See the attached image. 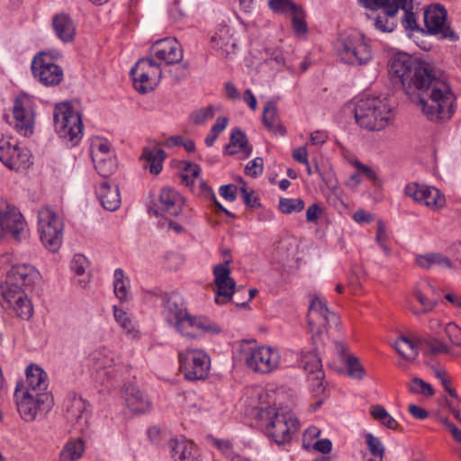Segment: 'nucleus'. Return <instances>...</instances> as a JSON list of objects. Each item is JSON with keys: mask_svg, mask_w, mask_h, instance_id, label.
<instances>
[{"mask_svg": "<svg viewBox=\"0 0 461 461\" xmlns=\"http://www.w3.org/2000/svg\"><path fill=\"white\" fill-rule=\"evenodd\" d=\"M388 74L396 89L407 95L416 91L421 95L419 104L428 120L445 122L455 113L456 96L432 64L398 52L388 60Z\"/></svg>", "mask_w": 461, "mask_h": 461, "instance_id": "nucleus-1", "label": "nucleus"}, {"mask_svg": "<svg viewBox=\"0 0 461 461\" xmlns=\"http://www.w3.org/2000/svg\"><path fill=\"white\" fill-rule=\"evenodd\" d=\"M338 321L337 315L327 307L323 297L315 295L310 303L308 311V325L312 333V350L302 351L298 360L299 366L309 374L321 370V360L318 353L319 345H321L327 335L328 325Z\"/></svg>", "mask_w": 461, "mask_h": 461, "instance_id": "nucleus-2", "label": "nucleus"}, {"mask_svg": "<svg viewBox=\"0 0 461 461\" xmlns=\"http://www.w3.org/2000/svg\"><path fill=\"white\" fill-rule=\"evenodd\" d=\"M354 113L357 123L368 131L384 130L393 119L391 107L378 97L358 100Z\"/></svg>", "mask_w": 461, "mask_h": 461, "instance_id": "nucleus-3", "label": "nucleus"}, {"mask_svg": "<svg viewBox=\"0 0 461 461\" xmlns=\"http://www.w3.org/2000/svg\"><path fill=\"white\" fill-rule=\"evenodd\" d=\"M53 120L55 131L61 139L72 142V145L80 140L83 135L82 118L69 103H60L55 106Z\"/></svg>", "mask_w": 461, "mask_h": 461, "instance_id": "nucleus-4", "label": "nucleus"}, {"mask_svg": "<svg viewBox=\"0 0 461 461\" xmlns=\"http://www.w3.org/2000/svg\"><path fill=\"white\" fill-rule=\"evenodd\" d=\"M337 52L340 60L348 65L362 66L373 59V51L363 35L353 33L337 43Z\"/></svg>", "mask_w": 461, "mask_h": 461, "instance_id": "nucleus-5", "label": "nucleus"}, {"mask_svg": "<svg viewBox=\"0 0 461 461\" xmlns=\"http://www.w3.org/2000/svg\"><path fill=\"white\" fill-rule=\"evenodd\" d=\"M40 238L44 247L51 251L59 250L63 237V222L50 208L40 210L38 215Z\"/></svg>", "mask_w": 461, "mask_h": 461, "instance_id": "nucleus-6", "label": "nucleus"}, {"mask_svg": "<svg viewBox=\"0 0 461 461\" xmlns=\"http://www.w3.org/2000/svg\"><path fill=\"white\" fill-rule=\"evenodd\" d=\"M130 74L134 88L140 94H147L158 86L162 71L160 64L152 58H142L131 68Z\"/></svg>", "mask_w": 461, "mask_h": 461, "instance_id": "nucleus-7", "label": "nucleus"}, {"mask_svg": "<svg viewBox=\"0 0 461 461\" xmlns=\"http://www.w3.org/2000/svg\"><path fill=\"white\" fill-rule=\"evenodd\" d=\"M14 396L16 398L17 410L22 418L26 421L35 419L38 411L48 412L53 405L51 393H29L23 392L19 394V384L16 385Z\"/></svg>", "mask_w": 461, "mask_h": 461, "instance_id": "nucleus-8", "label": "nucleus"}, {"mask_svg": "<svg viewBox=\"0 0 461 461\" xmlns=\"http://www.w3.org/2000/svg\"><path fill=\"white\" fill-rule=\"evenodd\" d=\"M447 11L440 4L429 5L424 11V24L429 35L438 36L442 40L456 41L459 36L447 23Z\"/></svg>", "mask_w": 461, "mask_h": 461, "instance_id": "nucleus-9", "label": "nucleus"}, {"mask_svg": "<svg viewBox=\"0 0 461 461\" xmlns=\"http://www.w3.org/2000/svg\"><path fill=\"white\" fill-rule=\"evenodd\" d=\"M180 368L185 379L189 381L203 380L210 370V357L203 350L191 349L178 353Z\"/></svg>", "mask_w": 461, "mask_h": 461, "instance_id": "nucleus-10", "label": "nucleus"}, {"mask_svg": "<svg viewBox=\"0 0 461 461\" xmlns=\"http://www.w3.org/2000/svg\"><path fill=\"white\" fill-rule=\"evenodd\" d=\"M224 263L216 265L213 267L214 284H215V302L217 304H224L230 301L232 295L237 291L235 280L230 276V270L229 265L232 262V258L229 249L222 252Z\"/></svg>", "mask_w": 461, "mask_h": 461, "instance_id": "nucleus-11", "label": "nucleus"}, {"mask_svg": "<svg viewBox=\"0 0 461 461\" xmlns=\"http://www.w3.org/2000/svg\"><path fill=\"white\" fill-rule=\"evenodd\" d=\"M32 72L35 78L45 86H55L63 80L61 67L53 62L52 56L41 52L32 61Z\"/></svg>", "mask_w": 461, "mask_h": 461, "instance_id": "nucleus-12", "label": "nucleus"}, {"mask_svg": "<svg viewBox=\"0 0 461 461\" xmlns=\"http://www.w3.org/2000/svg\"><path fill=\"white\" fill-rule=\"evenodd\" d=\"M267 415L271 416L266 428V433L268 438L277 445H284L290 442L292 438L291 428L298 429L299 420L296 418H287L280 414L275 408L267 409Z\"/></svg>", "mask_w": 461, "mask_h": 461, "instance_id": "nucleus-13", "label": "nucleus"}, {"mask_svg": "<svg viewBox=\"0 0 461 461\" xmlns=\"http://www.w3.org/2000/svg\"><path fill=\"white\" fill-rule=\"evenodd\" d=\"M279 351L272 347L261 346L251 348L246 355V364L254 372L269 374L280 365Z\"/></svg>", "mask_w": 461, "mask_h": 461, "instance_id": "nucleus-14", "label": "nucleus"}, {"mask_svg": "<svg viewBox=\"0 0 461 461\" xmlns=\"http://www.w3.org/2000/svg\"><path fill=\"white\" fill-rule=\"evenodd\" d=\"M40 272L30 264L13 266L8 271L5 285H0V290L32 289L33 285L40 280Z\"/></svg>", "mask_w": 461, "mask_h": 461, "instance_id": "nucleus-15", "label": "nucleus"}, {"mask_svg": "<svg viewBox=\"0 0 461 461\" xmlns=\"http://www.w3.org/2000/svg\"><path fill=\"white\" fill-rule=\"evenodd\" d=\"M162 315L166 321L172 325L178 332L184 331V324L188 313L184 299L177 293L163 294Z\"/></svg>", "mask_w": 461, "mask_h": 461, "instance_id": "nucleus-16", "label": "nucleus"}, {"mask_svg": "<svg viewBox=\"0 0 461 461\" xmlns=\"http://www.w3.org/2000/svg\"><path fill=\"white\" fill-rule=\"evenodd\" d=\"M31 152L10 140H0V161L8 168L15 171L28 168L31 162Z\"/></svg>", "mask_w": 461, "mask_h": 461, "instance_id": "nucleus-17", "label": "nucleus"}, {"mask_svg": "<svg viewBox=\"0 0 461 461\" xmlns=\"http://www.w3.org/2000/svg\"><path fill=\"white\" fill-rule=\"evenodd\" d=\"M365 6L381 13L375 18V27L383 32H392L397 26L395 19L399 5H393V0H365Z\"/></svg>", "mask_w": 461, "mask_h": 461, "instance_id": "nucleus-18", "label": "nucleus"}, {"mask_svg": "<svg viewBox=\"0 0 461 461\" xmlns=\"http://www.w3.org/2000/svg\"><path fill=\"white\" fill-rule=\"evenodd\" d=\"M25 221L19 210L4 199H0V230L17 240L24 230Z\"/></svg>", "mask_w": 461, "mask_h": 461, "instance_id": "nucleus-19", "label": "nucleus"}, {"mask_svg": "<svg viewBox=\"0 0 461 461\" xmlns=\"http://www.w3.org/2000/svg\"><path fill=\"white\" fill-rule=\"evenodd\" d=\"M13 113L15 119V128L24 137H28L33 132L34 113L32 103L25 95H19L14 104Z\"/></svg>", "mask_w": 461, "mask_h": 461, "instance_id": "nucleus-20", "label": "nucleus"}, {"mask_svg": "<svg viewBox=\"0 0 461 461\" xmlns=\"http://www.w3.org/2000/svg\"><path fill=\"white\" fill-rule=\"evenodd\" d=\"M150 58L164 61L167 65L178 63L183 59V50L175 38L156 41L149 49Z\"/></svg>", "mask_w": 461, "mask_h": 461, "instance_id": "nucleus-21", "label": "nucleus"}, {"mask_svg": "<svg viewBox=\"0 0 461 461\" xmlns=\"http://www.w3.org/2000/svg\"><path fill=\"white\" fill-rule=\"evenodd\" d=\"M182 196L173 188L165 186L159 193L158 203L150 208L154 215L158 216L167 213L170 216H177L183 209Z\"/></svg>", "mask_w": 461, "mask_h": 461, "instance_id": "nucleus-22", "label": "nucleus"}, {"mask_svg": "<svg viewBox=\"0 0 461 461\" xmlns=\"http://www.w3.org/2000/svg\"><path fill=\"white\" fill-rule=\"evenodd\" d=\"M221 327L206 316L188 315L184 324V331H179L189 339H198L203 334H218Z\"/></svg>", "mask_w": 461, "mask_h": 461, "instance_id": "nucleus-23", "label": "nucleus"}, {"mask_svg": "<svg viewBox=\"0 0 461 461\" xmlns=\"http://www.w3.org/2000/svg\"><path fill=\"white\" fill-rule=\"evenodd\" d=\"M0 294L18 317L29 320L32 316L33 307L25 290H0Z\"/></svg>", "mask_w": 461, "mask_h": 461, "instance_id": "nucleus-24", "label": "nucleus"}, {"mask_svg": "<svg viewBox=\"0 0 461 461\" xmlns=\"http://www.w3.org/2000/svg\"><path fill=\"white\" fill-rule=\"evenodd\" d=\"M87 403L75 393H68L63 402V412L70 423L78 422L87 416Z\"/></svg>", "mask_w": 461, "mask_h": 461, "instance_id": "nucleus-25", "label": "nucleus"}, {"mask_svg": "<svg viewBox=\"0 0 461 461\" xmlns=\"http://www.w3.org/2000/svg\"><path fill=\"white\" fill-rule=\"evenodd\" d=\"M26 390L29 393H50L47 392L48 381L46 372L37 365L31 364L26 367Z\"/></svg>", "mask_w": 461, "mask_h": 461, "instance_id": "nucleus-26", "label": "nucleus"}, {"mask_svg": "<svg viewBox=\"0 0 461 461\" xmlns=\"http://www.w3.org/2000/svg\"><path fill=\"white\" fill-rule=\"evenodd\" d=\"M96 194L102 206L107 211H116L121 204V195L117 185H112L104 180L96 189Z\"/></svg>", "mask_w": 461, "mask_h": 461, "instance_id": "nucleus-27", "label": "nucleus"}, {"mask_svg": "<svg viewBox=\"0 0 461 461\" xmlns=\"http://www.w3.org/2000/svg\"><path fill=\"white\" fill-rule=\"evenodd\" d=\"M404 193L415 202L424 203L427 206L438 204V190L436 188L420 185L417 183H410L405 186Z\"/></svg>", "mask_w": 461, "mask_h": 461, "instance_id": "nucleus-28", "label": "nucleus"}, {"mask_svg": "<svg viewBox=\"0 0 461 461\" xmlns=\"http://www.w3.org/2000/svg\"><path fill=\"white\" fill-rule=\"evenodd\" d=\"M171 455L175 461H201L198 449L188 440H171Z\"/></svg>", "mask_w": 461, "mask_h": 461, "instance_id": "nucleus-29", "label": "nucleus"}, {"mask_svg": "<svg viewBox=\"0 0 461 461\" xmlns=\"http://www.w3.org/2000/svg\"><path fill=\"white\" fill-rule=\"evenodd\" d=\"M53 29L57 37L63 42L74 40L76 28L71 18L65 14H58L52 20Z\"/></svg>", "mask_w": 461, "mask_h": 461, "instance_id": "nucleus-30", "label": "nucleus"}, {"mask_svg": "<svg viewBox=\"0 0 461 461\" xmlns=\"http://www.w3.org/2000/svg\"><path fill=\"white\" fill-rule=\"evenodd\" d=\"M125 402L131 411L134 413H145L151 408L149 398L139 389H127Z\"/></svg>", "mask_w": 461, "mask_h": 461, "instance_id": "nucleus-31", "label": "nucleus"}, {"mask_svg": "<svg viewBox=\"0 0 461 461\" xmlns=\"http://www.w3.org/2000/svg\"><path fill=\"white\" fill-rule=\"evenodd\" d=\"M232 147H239V150L243 151L246 158L249 157L252 153V146L249 143L245 132L240 128L232 129L230 142L225 146V152L229 156H233L238 153V150L231 149Z\"/></svg>", "mask_w": 461, "mask_h": 461, "instance_id": "nucleus-32", "label": "nucleus"}, {"mask_svg": "<svg viewBox=\"0 0 461 461\" xmlns=\"http://www.w3.org/2000/svg\"><path fill=\"white\" fill-rule=\"evenodd\" d=\"M263 123L273 133L284 136L286 132L285 126L277 122V108L274 102H267L263 110Z\"/></svg>", "mask_w": 461, "mask_h": 461, "instance_id": "nucleus-33", "label": "nucleus"}, {"mask_svg": "<svg viewBox=\"0 0 461 461\" xmlns=\"http://www.w3.org/2000/svg\"><path fill=\"white\" fill-rule=\"evenodd\" d=\"M393 5H399V9L403 10L404 15L402 20V24L405 31L414 32L419 31L413 9V0H393Z\"/></svg>", "mask_w": 461, "mask_h": 461, "instance_id": "nucleus-34", "label": "nucleus"}, {"mask_svg": "<svg viewBox=\"0 0 461 461\" xmlns=\"http://www.w3.org/2000/svg\"><path fill=\"white\" fill-rule=\"evenodd\" d=\"M85 452V442L81 438L68 440L60 452V461H76Z\"/></svg>", "mask_w": 461, "mask_h": 461, "instance_id": "nucleus-35", "label": "nucleus"}, {"mask_svg": "<svg viewBox=\"0 0 461 461\" xmlns=\"http://www.w3.org/2000/svg\"><path fill=\"white\" fill-rule=\"evenodd\" d=\"M394 348L402 357L409 362L414 361L419 355L417 343L406 336H401L395 341Z\"/></svg>", "mask_w": 461, "mask_h": 461, "instance_id": "nucleus-36", "label": "nucleus"}, {"mask_svg": "<svg viewBox=\"0 0 461 461\" xmlns=\"http://www.w3.org/2000/svg\"><path fill=\"white\" fill-rule=\"evenodd\" d=\"M212 43L213 48L221 50L227 54L230 53L236 47V43L230 34L227 26L221 27L215 34L212 37Z\"/></svg>", "mask_w": 461, "mask_h": 461, "instance_id": "nucleus-37", "label": "nucleus"}, {"mask_svg": "<svg viewBox=\"0 0 461 461\" xmlns=\"http://www.w3.org/2000/svg\"><path fill=\"white\" fill-rule=\"evenodd\" d=\"M140 158L149 163L150 173L158 175L162 170V162L166 158V152L162 149L154 151L152 149L144 148Z\"/></svg>", "mask_w": 461, "mask_h": 461, "instance_id": "nucleus-38", "label": "nucleus"}, {"mask_svg": "<svg viewBox=\"0 0 461 461\" xmlns=\"http://www.w3.org/2000/svg\"><path fill=\"white\" fill-rule=\"evenodd\" d=\"M93 161L97 173L104 178L109 177L117 169L115 158L111 157H98V153L93 155Z\"/></svg>", "mask_w": 461, "mask_h": 461, "instance_id": "nucleus-39", "label": "nucleus"}, {"mask_svg": "<svg viewBox=\"0 0 461 461\" xmlns=\"http://www.w3.org/2000/svg\"><path fill=\"white\" fill-rule=\"evenodd\" d=\"M370 414L375 420L380 421L381 424L386 428L390 429H398V422L382 405L375 404L371 406Z\"/></svg>", "mask_w": 461, "mask_h": 461, "instance_id": "nucleus-40", "label": "nucleus"}, {"mask_svg": "<svg viewBox=\"0 0 461 461\" xmlns=\"http://www.w3.org/2000/svg\"><path fill=\"white\" fill-rule=\"evenodd\" d=\"M419 343L425 348V352L427 354H447L451 356H456L451 348L438 339H420L419 340Z\"/></svg>", "mask_w": 461, "mask_h": 461, "instance_id": "nucleus-41", "label": "nucleus"}, {"mask_svg": "<svg viewBox=\"0 0 461 461\" xmlns=\"http://www.w3.org/2000/svg\"><path fill=\"white\" fill-rule=\"evenodd\" d=\"M292 15V27L294 32L298 34H305L308 31L307 23L305 21V11L300 5L296 11L290 14Z\"/></svg>", "mask_w": 461, "mask_h": 461, "instance_id": "nucleus-42", "label": "nucleus"}, {"mask_svg": "<svg viewBox=\"0 0 461 461\" xmlns=\"http://www.w3.org/2000/svg\"><path fill=\"white\" fill-rule=\"evenodd\" d=\"M365 440L370 454L378 458L379 461H382L385 451L382 441L372 433H366L365 435Z\"/></svg>", "mask_w": 461, "mask_h": 461, "instance_id": "nucleus-43", "label": "nucleus"}, {"mask_svg": "<svg viewBox=\"0 0 461 461\" xmlns=\"http://www.w3.org/2000/svg\"><path fill=\"white\" fill-rule=\"evenodd\" d=\"M91 359L96 365L97 368H106L113 365V354L106 348L95 350L91 355Z\"/></svg>", "mask_w": 461, "mask_h": 461, "instance_id": "nucleus-44", "label": "nucleus"}, {"mask_svg": "<svg viewBox=\"0 0 461 461\" xmlns=\"http://www.w3.org/2000/svg\"><path fill=\"white\" fill-rule=\"evenodd\" d=\"M278 208L285 214L299 212L303 210L304 202L300 198H280Z\"/></svg>", "mask_w": 461, "mask_h": 461, "instance_id": "nucleus-45", "label": "nucleus"}, {"mask_svg": "<svg viewBox=\"0 0 461 461\" xmlns=\"http://www.w3.org/2000/svg\"><path fill=\"white\" fill-rule=\"evenodd\" d=\"M409 390L412 393L422 394L427 397H431L435 393L431 384L419 377H414L411 381V384H409Z\"/></svg>", "mask_w": 461, "mask_h": 461, "instance_id": "nucleus-46", "label": "nucleus"}, {"mask_svg": "<svg viewBox=\"0 0 461 461\" xmlns=\"http://www.w3.org/2000/svg\"><path fill=\"white\" fill-rule=\"evenodd\" d=\"M267 59L265 62L271 66L273 68L279 70L285 65V59L283 52L277 48L266 49Z\"/></svg>", "mask_w": 461, "mask_h": 461, "instance_id": "nucleus-47", "label": "nucleus"}, {"mask_svg": "<svg viewBox=\"0 0 461 461\" xmlns=\"http://www.w3.org/2000/svg\"><path fill=\"white\" fill-rule=\"evenodd\" d=\"M114 280H113V291L116 295V297L121 302H126L127 301V290L126 286L123 282L124 278V272L122 268H116L114 270Z\"/></svg>", "mask_w": 461, "mask_h": 461, "instance_id": "nucleus-48", "label": "nucleus"}, {"mask_svg": "<svg viewBox=\"0 0 461 461\" xmlns=\"http://www.w3.org/2000/svg\"><path fill=\"white\" fill-rule=\"evenodd\" d=\"M228 122L227 117L221 116L217 118L215 123L212 126L210 133L205 138L204 142L206 146L212 147L214 144L218 135L226 129Z\"/></svg>", "mask_w": 461, "mask_h": 461, "instance_id": "nucleus-49", "label": "nucleus"}, {"mask_svg": "<svg viewBox=\"0 0 461 461\" xmlns=\"http://www.w3.org/2000/svg\"><path fill=\"white\" fill-rule=\"evenodd\" d=\"M268 6L271 10L279 14H291L300 6L293 0H269Z\"/></svg>", "mask_w": 461, "mask_h": 461, "instance_id": "nucleus-50", "label": "nucleus"}, {"mask_svg": "<svg viewBox=\"0 0 461 461\" xmlns=\"http://www.w3.org/2000/svg\"><path fill=\"white\" fill-rule=\"evenodd\" d=\"M214 116V111L212 106H207L194 110L189 115V120L195 125H203L206 121L212 119Z\"/></svg>", "mask_w": 461, "mask_h": 461, "instance_id": "nucleus-51", "label": "nucleus"}, {"mask_svg": "<svg viewBox=\"0 0 461 461\" xmlns=\"http://www.w3.org/2000/svg\"><path fill=\"white\" fill-rule=\"evenodd\" d=\"M347 368H348V375L351 378L360 380L365 375L364 367L359 363L358 358L354 356H349L347 358Z\"/></svg>", "mask_w": 461, "mask_h": 461, "instance_id": "nucleus-52", "label": "nucleus"}, {"mask_svg": "<svg viewBox=\"0 0 461 461\" xmlns=\"http://www.w3.org/2000/svg\"><path fill=\"white\" fill-rule=\"evenodd\" d=\"M181 164L183 165V171L185 172V174L182 175V179L188 185L190 183H193V178L199 176L201 168L197 164H193L188 161H182Z\"/></svg>", "mask_w": 461, "mask_h": 461, "instance_id": "nucleus-53", "label": "nucleus"}, {"mask_svg": "<svg viewBox=\"0 0 461 461\" xmlns=\"http://www.w3.org/2000/svg\"><path fill=\"white\" fill-rule=\"evenodd\" d=\"M263 158L260 157H257L247 164L245 167V174L251 177H257L263 173Z\"/></svg>", "mask_w": 461, "mask_h": 461, "instance_id": "nucleus-54", "label": "nucleus"}, {"mask_svg": "<svg viewBox=\"0 0 461 461\" xmlns=\"http://www.w3.org/2000/svg\"><path fill=\"white\" fill-rule=\"evenodd\" d=\"M113 316L116 322L124 330H127L128 332L131 331V321L128 317L127 313L118 306H113Z\"/></svg>", "mask_w": 461, "mask_h": 461, "instance_id": "nucleus-55", "label": "nucleus"}, {"mask_svg": "<svg viewBox=\"0 0 461 461\" xmlns=\"http://www.w3.org/2000/svg\"><path fill=\"white\" fill-rule=\"evenodd\" d=\"M415 298L422 306V312H429L433 311V309L438 304L437 299H429L421 291L417 290L414 294Z\"/></svg>", "mask_w": 461, "mask_h": 461, "instance_id": "nucleus-56", "label": "nucleus"}, {"mask_svg": "<svg viewBox=\"0 0 461 461\" xmlns=\"http://www.w3.org/2000/svg\"><path fill=\"white\" fill-rule=\"evenodd\" d=\"M87 265V259L85 256L81 254H77L74 256L71 261V270L77 276H82L86 271V267Z\"/></svg>", "mask_w": 461, "mask_h": 461, "instance_id": "nucleus-57", "label": "nucleus"}, {"mask_svg": "<svg viewBox=\"0 0 461 461\" xmlns=\"http://www.w3.org/2000/svg\"><path fill=\"white\" fill-rule=\"evenodd\" d=\"M323 378L324 373L322 372V370H319L313 374H310L309 381L311 382V384L313 387L312 390L316 394H319L324 391V386L322 384Z\"/></svg>", "mask_w": 461, "mask_h": 461, "instance_id": "nucleus-58", "label": "nucleus"}, {"mask_svg": "<svg viewBox=\"0 0 461 461\" xmlns=\"http://www.w3.org/2000/svg\"><path fill=\"white\" fill-rule=\"evenodd\" d=\"M201 187L209 193L212 200V203H213V205L215 206L217 212H223L224 214H226L227 216L230 217V218H234L235 215L230 212L229 210H227L216 198L213 191L208 186L206 185V184L204 182H202L201 184Z\"/></svg>", "mask_w": 461, "mask_h": 461, "instance_id": "nucleus-59", "label": "nucleus"}, {"mask_svg": "<svg viewBox=\"0 0 461 461\" xmlns=\"http://www.w3.org/2000/svg\"><path fill=\"white\" fill-rule=\"evenodd\" d=\"M221 197L230 202H234L237 198V186L235 185H223L219 188Z\"/></svg>", "mask_w": 461, "mask_h": 461, "instance_id": "nucleus-60", "label": "nucleus"}, {"mask_svg": "<svg viewBox=\"0 0 461 461\" xmlns=\"http://www.w3.org/2000/svg\"><path fill=\"white\" fill-rule=\"evenodd\" d=\"M240 192L242 194L243 202L248 207L259 208L261 206L259 199L256 196L252 197L253 191L249 192L246 187H241Z\"/></svg>", "mask_w": 461, "mask_h": 461, "instance_id": "nucleus-61", "label": "nucleus"}, {"mask_svg": "<svg viewBox=\"0 0 461 461\" xmlns=\"http://www.w3.org/2000/svg\"><path fill=\"white\" fill-rule=\"evenodd\" d=\"M170 75L175 81L179 82L188 75V64L184 63L169 70Z\"/></svg>", "mask_w": 461, "mask_h": 461, "instance_id": "nucleus-62", "label": "nucleus"}, {"mask_svg": "<svg viewBox=\"0 0 461 461\" xmlns=\"http://www.w3.org/2000/svg\"><path fill=\"white\" fill-rule=\"evenodd\" d=\"M322 212L321 207L318 203H312L306 211V220L308 222H316Z\"/></svg>", "mask_w": 461, "mask_h": 461, "instance_id": "nucleus-63", "label": "nucleus"}, {"mask_svg": "<svg viewBox=\"0 0 461 461\" xmlns=\"http://www.w3.org/2000/svg\"><path fill=\"white\" fill-rule=\"evenodd\" d=\"M434 253L420 255L416 258V264L422 268L429 269L434 266Z\"/></svg>", "mask_w": 461, "mask_h": 461, "instance_id": "nucleus-64", "label": "nucleus"}]
</instances>
